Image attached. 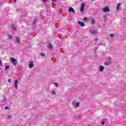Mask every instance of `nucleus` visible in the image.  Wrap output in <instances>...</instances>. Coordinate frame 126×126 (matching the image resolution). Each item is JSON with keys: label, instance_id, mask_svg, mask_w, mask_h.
<instances>
[{"label": "nucleus", "instance_id": "obj_9", "mask_svg": "<svg viewBox=\"0 0 126 126\" xmlns=\"http://www.w3.org/2000/svg\"><path fill=\"white\" fill-rule=\"evenodd\" d=\"M90 33H92L93 35H95V34H96V33H97L96 31H95L94 30H92V29H90Z\"/></svg>", "mask_w": 126, "mask_h": 126}, {"label": "nucleus", "instance_id": "obj_4", "mask_svg": "<svg viewBox=\"0 0 126 126\" xmlns=\"http://www.w3.org/2000/svg\"><path fill=\"white\" fill-rule=\"evenodd\" d=\"M34 63V62L32 61H30V62L29 63V67L30 68H32V67H33L34 63Z\"/></svg>", "mask_w": 126, "mask_h": 126}, {"label": "nucleus", "instance_id": "obj_3", "mask_svg": "<svg viewBox=\"0 0 126 126\" xmlns=\"http://www.w3.org/2000/svg\"><path fill=\"white\" fill-rule=\"evenodd\" d=\"M10 61L12 62L13 65H16L18 63V62H17V60H16L15 58H11Z\"/></svg>", "mask_w": 126, "mask_h": 126}, {"label": "nucleus", "instance_id": "obj_22", "mask_svg": "<svg viewBox=\"0 0 126 126\" xmlns=\"http://www.w3.org/2000/svg\"><path fill=\"white\" fill-rule=\"evenodd\" d=\"M10 67L9 65L6 66L5 67V70H7V69H9Z\"/></svg>", "mask_w": 126, "mask_h": 126}, {"label": "nucleus", "instance_id": "obj_5", "mask_svg": "<svg viewBox=\"0 0 126 126\" xmlns=\"http://www.w3.org/2000/svg\"><path fill=\"white\" fill-rule=\"evenodd\" d=\"M84 7H85V4L84 3H82L80 9L81 12H83V11H84Z\"/></svg>", "mask_w": 126, "mask_h": 126}, {"label": "nucleus", "instance_id": "obj_13", "mask_svg": "<svg viewBox=\"0 0 126 126\" xmlns=\"http://www.w3.org/2000/svg\"><path fill=\"white\" fill-rule=\"evenodd\" d=\"M16 42L17 43H19V42H20V38H19V37L17 36L16 38Z\"/></svg>", "mask_w": 126, "mask_h": 126}, {"label": "nucleus", "instance_id": "obj_27", "mask_svg": "<svg viewBox=\"0 0 126 126\" xmlns=\"http://www.w3.org/2000/svg\"><path fill=\"white\" fill-rule=\"evenodd\" d=\"M43 2H47L48 1V0H42Z\"/></svg>", "mask_w": 126, "mask_h": 126}, {"label": "nucleus", "instance_id": "obj_20", "mask_svg": "<svg viewBox=\"0 0 126 126\" xmlns=\"http://www.w3.org/2000/svg\"><path fill=\"white\" fill-rule=\"evenodd\" d=\"M40 56L41 57H46V54H45V53H40Z\"/></svg>", "mask_w": 126, "mask_h": 126}, {"label": "nucleus", "instance_id": "obj_36", "mask_svg": "<svg viewBox=\"0 0 126 126\" xmlns=\"http://www.w3.org/2000/svg\"><path fill=\"white\" fill-rule=\"evenodd\" d=\"M92 0V1H94V0Z\"/></svg>", "mask_w": 126, "mask_h": 126}, {"label": "nucleus", "instance_id": "obj_28", "mask_svg": "<svg viewBox=\"0 0 126 126\" xmlns=\"http://www.w3.org/2000/svg\"><path fill=\"white\" fill-rule=\"evenodd\" d=\"M7 109H10V108H8L7 106L5 107V110H7Z\"/></svg>", "mask_w": 126, "mask_h": 126}, {"label": "nucleus", "instance_id": "obj_18", "mask_svg": "<svg viewBox=\"0 0 126 126\" xmlns=\"http://www.w3.org/2000/svg\"><path fill=\"white\" fill-rule=\"evenodd\" d=\"M51 95H56V92L54 91H51Z\"/></svg>", "mask_w": 126, "mask_h": 126}, {"label": "nucleus", "instance_id": "obj_11", "mask_svg": "<svg viewBox=\"0 0 126 126\" xmlns=\"http://www.w3.org/2000/svg\"><path fill=\"white\" fill-rule=\"evenodd\" d=\"M90 24L91 25H94V24H95V19L92 18L91 19Z\"/></svg>", "mask_w": 126, "mask_h": 126}, {"label": "nucleus", "instance_id": "obj_30", "mask_svg": "<svg viewBox=\"0 0 126 126\" xmlns=\"http://www.w3.org/2000/svg\"><path fill=\"white\" fill-rule=\"evenodd\" d=\"M110 37H114V34H111L110 35Z\"/></svg>", "mask_w": 126, "mask_h": 126}, {"label": "nucleus", "instance_id": "obj_26", "mask_svg": "<svg viewBox=\"0 0 126 126\" xmlns=\"http://www.w3.org/2000/svg\"><path fill=\"white\" fill-rule=\"evenodd\" d=\"M5 100H6V98L5 97V96H4V97H3V101L4 102V101H5Z\"/></svg>", "mask_w": 126, "mask_h": 126}, {"label": "nucleus", "instance_id": "obj_8", "mask_svg": "<svg viewBox=\"0 0 126 126\" xmlns=\"http://www.w3.org/2000/svg\"><path fill=\"white\" fill-rule=\"evenodd\" d=\"M17 83H18V81H17V80H15L14 81V86L16 89H18Z\"/></svg>", "mask_w": 126, "mask_h": 126}, {"label": "nucleus", "instance_id": "obj_23", "mask_svg": "<svg viewBox=\"0 0 126 126\" xmlns=\"http://www.w3.org/2000/svg\"><path fill=\"white\" fill-rule=\"evenodd\" d=\"M104 20H107V15L103 16Z\"/></svg>", "mask_w": 126, "mask_h": 126}, {"label": "nucleus", "instance_id": "obj_31", "mask_svg": "<svg viewBox=\"0 0 126 126\" xmlns=\"http://www.w3.org/2000/svg\"><path fill=\"white\" fill-rule=\"evenodd\" d=\"M101 124H102V125H104L105 122H101Z\"/></svg>", "mask_w": 126, "mask_h": 126}, {"label": "nucleus", "instance_id": "obj_29", "mask_svg": "<svg viewBox=\"0 0 126 126\" xmlns=\"http://www.w3.org/2000/svg\"><path fill=\"white\" fill-rule=\"evenodd\" d=\"M8 82H9V83L11 82V80L10 79H9L8 80Z\"/></svg>", "mask_w": 126, "mask_h": 126}, {"label": "nucleus", "instance_id": "obj_34", "mask_svg": "<svg viewBox=\"0 0 126 126\" xmlns=\"http://www.w3.org/2000/svg\"><path fill=\"white\" fill-rule=\"evenodd\" d=\"M98 41V38L95 39V41L97 42Z\"/></svg>", "mask_w": 126, "mask_h": 126}, {"label": "nucleus", "instance_id": "obj_32", "mask_svg": "<svg viewBox=\"0 0 126 126\" xmlns=\"http://www.w3.org/2000/svg\"><path fill=\"white\" fill-rule=\"evenodd\" d=\"M52 1H54L55 2H57V0H52Z\"/></svg>", "mask_w": 126, "mask_h": 126}, {"label": "nucleus", "instance_id": "obj_10", "mask_svg": "<svg viewBox=\"0 0 126 126\" xmlns=\"http://www.w3.org/2000/svg\"><path fill=\"white\" fill-rule=\"evenodd\" d=\"M78 24L80 25V26H81V27H84V26H85V24L83 22L79 21L78 22Z\"/></svg>", "mask_w": 126, "mask_h": 126}, {"label": "nucleus", "instance_id": "obj_24", "mask_svg": "<svg viewBox=\"0 0 126 126\" xmlns=\"http://www.w3.org/2000/svg\"><path fill=\"white\" fill-rule=\"evenodd\" d=\"M0 65L1 66H2V62H1V60H0Z\"/></svg>", "mask_w": 126, "mask_h": 126}, {"label": "nucleus", "instance_id": "obj_33", "mask_svg": "<svg viewBox=\"0 0 126 126\" xmlns=\"http://www.w3.org/2000/svg\"><path fill=\"white\" fill-rule=\"evenodd\" d=\"M84 20H87V18H84Z\"/></svg>", "mask_w": 126, "mask_h": 126}, {"label": "nucleus", "instance_id": "obj_2", "mask_svg": "<svg viewBox=\"0 0 126 126\" xmlns=\"http://www.w3.org/2000/svg\"><path fill=\"white\" fill-rule=\"evenodd\" d=\"M112 63V58L110 57H108V61H106L104 63L105 65H110Z\"/></svg>", "mask_w": 126, "mask_h": 126}, {"label": "nucleus", "instance_id": "obj_19", "mask_svg": "<svg viewBox=\"0 0 126 126\" xmlns=\"http://www.w3.org/2000/svg\"><path fill=\"white\" fill-rule=\"evenodd\" d=\"M8 39H9L10 40H12V36H11V35L10 34H9Z\"/></svg>", "mask_w": 126, "mask_h": 126}, {"label": "nucleus", "instance_id": "obj_7", "mask_svg": "<svg viewBox=\"0 0 126 126\" xmlns=\"http://www.w3.org/2000/svg\"><path fill=\"white\" fill-rule=\"evenodd\" d=\"M68 11L69 12H72V13H74V14L75 13V11L74 10V9H73V8L71 7L69 8Z\"/></svg>", "mask_w": 126, "mask_h": 126}, {"label": "nucleus", "instance_id": "obj_14", "mask_svg": "<svg viewBox=\"0 0 126 126\" xmlns=\"http://www.w3.org/2000/svg\"><path fill=\"white\" fill-rule=\"evenodd\" d=\"M47 47L49 48V49H53V45H52L51 43L48 44Z\"/></svg>", "mask_w": 126, "mask_h": 126}, {"label": "nucleus", "instance_id": "obj_6", "mask_svg": "<svg viewBox=\"0 0 126 126\" xmlns=\"http://www.w3.org/2000/svg\"><path fill=\"white\" fill-rule=\"evenodd\" d=\"M103 10L104 12H109V11H110V9H109V7L107 6L103 8Z\"/></svg>", "mask_w": 126, "mask_h": 126}, {"label": "nucleus", "instance_id": "obj_16", "mask_svg": "<svg viewBox=\"0 0 126 126\" xmlns=\"http://www.w3.org/2000/svg\"><path fill=\"white\" fill-rule=\"evenodd\" d=\"M37 22H38V20L37 19H35L33 20V24H34V25H35V24H36V23H37Z\"/></svg>", "mask_w": 126, "mask_h": 126}, {"label": "nucleus", "instance_id": "obj_35", "mask_svg": "<svg viewBox=\"0 0 126 126\" xmlns=\"http://www.w3.org/2000/svg\"><path fill=\"white\" fill-rule=\"evenodd\" d=\"M16 0H14V2H16Z\"/></svg>", "mask_w": 126, "mask_h": 126}, {"label": "nucleus", "instance_id": "obj_25", "mask_svg": "<svg viewBox=\"0 0 126 126\" xmlns=\"http://www.w3.org/2000/svg\"><path fill=\"white\" fill-rule=\"evenodd\" d=\"M7 118H8V119H11V116H10V115H8V116H7Z\"/></svg>", "mask_w": 126, "mask_h": 126}, {"label": "nucleus", "instance_id": "obj_21", "mask_svg": "<svg viewBox=\"0 0 126 126\" xmlns=\"http://www.w3.org/2000/svg\"><path fill=\"white\" fill-rule=\"evenodd\" d=\"M120 4H118V5H117V10H119V9H120Z\"/></svg>", "mask_w": 126, "mask_h": 126}, {"label": "nucleus", "instance_id": "obj_17", "mask_svg": "<svg viewBox=\"0 0 126 126\" xmlns=\"http://www.w3.org/2000/svg\"><path fill=\"white\" fill-rule=\"evenodd\" d=\"M54 84L56 86V87H59V84H58V83L54 82Z\"/></svg>", "mask_w": 126, "mask_h": 126}, {"label": "nucleus", "instance_id": "obj_12", "mask_svg": "<svg viewBox=\"0 0 126 126\" xmlns=\"http://www.w3.org/2000/svg\"><path fill=\"white\" fill-rule=\"evenodd\" d=\"M11 27L13 30H16V29H17V27H16V26L14 24L12 25Z\"/></svg>", "mask_w": 126, "mask_h": 126}, {"label": "nucleus", "instance_id": "obj_15", "mask_svg": "<svg viewBox=\"0 0 126 126\" xmlns=\"http://www.w3.org/2000/svg\"><path fill=\"white\" fill-rule=\"evenodd\" d=\"M103 70H104V67L102 66H99V71H103Z\"/></svg>", "mask_w": 126, "mask_h": 126}, {"label": "nucleus", "instance_id": "obj_1", "mask_svg": "<svg viewBox=\"0 0 126 126\" xmlns=\"http://www.w3.org/2000/svg\"><path fill=\"white\" fill-rule=\"evenodd\" d=\"M79 104H80V102H77V99H75L72 102V106L75 107L76 108L79 106Z\"/></svg>", "mask_w": 126, "mask_h": 126}]
</instances>
